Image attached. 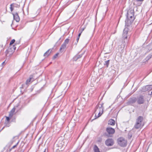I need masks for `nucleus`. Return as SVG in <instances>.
Wrapping results in <instances>:
<instances>
[{
	"label": "nucleus",
	"instance_id": "f257e3e1",
	"mask_svg": "<svg viewBox=\"0 0 152 152\" xmlns=\"http://www.w3.org/2000/svg\"><path fill=\"white\" fill-rule=\"evenodd\" d=\"M127 20H126L125 26H129L135 19L134 16V11L133 10H128L127 14Z\"/></svg>",
	"mask_w": 152,
	"mask_h": 152
},
{
	"label": "nucleus",
	"instance_id": "f03ea898",
	"mask_svg": "<svg viewBox=\"0 0 152 152\" xmlns=\"http://www.w3.org/2000/svg\"><path fill=\"white\" fill-rule=\"evenodd\" d=\"M66 140L58 139L56 142L55 145L56 150L62 151L66 145Z\"/></svg>",
	"mask_w": 152,
	"mask_h": 152
},
{
	"label": "nucleus",
	"instance_id": "7ed1b4c3",
	"mask_svg": "<svg viewBox=\"0 0 152 152\" xmlns=\"http://www.w3.org/2000/svg\"><path fill=\"white\" fill-rule=\"evenodd\" d=\"M144 125L143 117L139 116L136 119L134 127L135 129H139L142 128Z\"/></svg>",
	"mask_w": 152,
	"mask_h": 152
},
{
	"label": "nucleus",
	"instance_id": "20e7f679",
	"mask_svg": "<svg viewBox=\"0 0 152 152\" xmlns=\"http://www.w3.org/2000/svg\"><path fill=\"white\" fill-rule=\"evenodd\" d=\"M101 106H99L97 107L95 110V112H98V115L97 116L96 114L95 115V118L94 119H96L100 116L103 113V107L102 104H100Z\"/></svg>",
	"mask_w": 152,
	"mask_h": 152
},
{
	"label": "nucleus",
	"instance_id": "39448f33",
	"mask_svg": "<svg viewBox=\"0 0 152 152\" xmlns=\"http://www.w3.org/2000/svg\"><path fill=\"white\" fill-rule=\"evenodd\" d=\"M118 144L121 147H125L127 145V140L123 137H120L118 139Z\"/></svg>",
	"mask_w": 152,
	"mask_h": 152
},
{
	"label": "nucleus",
	"instance_id": "423d86ee",
	"mask_svg": "<svg viewBox=\"0 0 152 152\" xmlns=\"http://www.w3.org/2000/svg\"><path fill=\"white\" fill-rule=\"evenodd\" d=\"M145 102V99L143 95H140L137 97V102L139 104H143Z\"/></svg>",
	"mask_w": 152,
	"mask_h": 152
},
{
	"label": "nucleus",
	"instance_id": "0eeeda50",
	"mask_svg": "<svg viewBox=\"0 0 152 152\" xmlns=\"http://www.w3.org/2000/svg\"><path fill=\"white\" fill-rule=\"evenodd\" d=\"M69 41V39H66L63 43L61 45L60 49V51L61 52H63L66 48V45L68 44Z\"/></svg>",
	"mask_w": 152,
	"mask_h": 152
},
{
	"label": "nucleus",
	"instance_id": "6e6552de",
	"mask_svg": "<svg viewBox=\"0 0 152 152\" xmlns=\"http://www.w3.org/2000/svg\"><path fill=\"white\" fill-rule=\"evenodd\" d=\"M106 145L108 146H111L114 144V141L112 139H109L106 140L105 142Z\"/></svg>",
	"mask_w": 152,
	"mask_h": 152
},
{
	"label": "nucleus",
	"instance_id": "1a4fd4ad",
	"mask_svg": "<svg viewBox=\"0 0 152 152\" xmlns=\"http://www.w3.org/2000/svg\"><path fill=\"white\" fill-rule=\"evenodd\" d=\"M128 28L127 27H125L123 31V38H127V34H128Z\"/></svg>",
	"mask_w": 152,
	"mask_h": 152
},
{
	"label": "nucleus",
	"instance_id": "9d476101",
	"mask_svg": "<svg viewBox=\"0 0 152 152\" xmlns=\"http://www.w3.org/2000/svg\"><path fill=\"white\" fill-rule=\"evenodd\" d=\"M106 131L109 134H113L115 132L114 129L111 127L107 128L106 129Z\"/></svg>",
	"mask_w": 152,
	"mask_h": 152
},
{
	"label": "nucleus",
	"instance_id": "9b49d317",
	"mask_svg": "<svg viewBox=\"0 0 152 152\" xmlns=\"http://www.w3.org/2000/svg\"><path fill=\"white\" fill-rule=\"evenodd\" d=\"M151 89H152V85L147 86L143 87L142 91L145 92L149 90H151Z\"/></svg>",
	"mask_w": 152,
	"mask_h": 152
},
{
	"label": "nucleus",
	"instance_id": "f8f14e48",
	"mask_svg": "<svg viewBox=\"0 0 152 152\" xmlns=\"http://www.w3.org/2000/svg\"><path fill=\"white\" fill-rule=\"evenodd\" d=\"M12 14L13 16L14 19L17 22H18L20 20V18L18 13L16 12L15 13H12Z\"/></svg>",
	"mask_w": 152,
	"mask_h": 152
},
{
	"label": "nucleus",
	"instance_id": "ddd939ff",
	"mask_svg": "<svg viewBox=\"0 0 152 152\" xmlns=\"http://www.w3.org/2000/svg\"><path fill=\"white\" fill-rule=\"evenodd\" d=\"M14 52L13 51V50H11L9 48H8L5 52L6 55L7 56H8V55H9V56H11V55H12Z\"/></svg>",
	"mask_w": 152,
	"mask_h": 152
},
{
	"label": "nucleus",
	"instance_id": "4468645a",
	"mask_svg": "<svg viewBox=\"0 0 152 152\" xmlns=\"http://www.w3.org/2000/svg\"><path fill=\"white\" fill-rule=\"evenodd\" d=\"M18 106L14 107L11 110L9 113V117L10 118L12 117V116L14 114V112L15 111V110L16 107H17Z\"/></svg>",
	"mask_w": 152,
	"mask_h": 152
},
{
	"label": "nucleus",
	"instance_id": "2eb2a0df",
	"mask_svg": "<svg viewBox=\"0 0 152 152\" xmlns=\"http://www.w3.org/2000/svg\"><path fill=\"white\" fill-rule=\"evenodd\" d=\"M53 48L52 49H50L48 50L44 54V56L46 57H48L51 53L52 51Z\"/></svg>",
	"mask_w": 152,
	"mask_h": 152
},
{
	"label": "nucleus",
	"instance_id": "dca6fc26",
	"mask_svg": "<svg viewBox=\"0 0 152 152\" xmlns=\"http://www.w3.org/2000/svg\"><path fill=\"white\" fill-rule=\"evenodd\" d=\"M33 75H31L30 76L29 79L27 80L26 82V84H29V82L31 81L32 82L34 80V79L33 78Z\"/></svg>",
	"mask_w": 152,
	"mask_h": 152
},
{
	"label": "nucleus",
	"instance_id": "f3484780",
	"mask_svg": "<svg viewBox=\"0 0 152 152\" xmlns=\"http://www.w3.org/2000/svg\"><path fill=\"white\" fill-rule=\"evenodd\" d=\"M82 54L77 55H76L73 58V59L75 61H76L78 59L81 57Z\"/></svg>",
	"mask_w": 152,
	"mask_h": 152
},
{
	"label": "nucleus",
	"instance_id": "a211bd4d",
	"mask_svg": "<svg viewBox=\"0 0 152 152\" xmlns=\"http://www.w3.org/2000/svg\"><path fill=\"white\" fill-rule=\"evenodd\" d=\"M115 121L113 119H111L108 121V124L111 125H114L115 124Z\"/></svg>",
	"mask_w": 152,
	"mask_h": 152
},
{
	"label": "nucleus",
	"instance_id": "6ab92c4d",
	"mask_svg": "<svg viewBox=\"0 0 152 152\" xmlns=\"http://www.w3.org/2000/svg\"><path fill=\"white\" fill-rule=\"evenodd\" d=\"M8 48H9L11 50H13L14 52L16 49V47L15 45H10Z\"/></svg>",
	"mask_w": 152,
	"mask_h": 152
},
{
	"label": "nucleus",
	"instance_id": "aec40b11",
	"mask_svg": "<svg viewBox=\"0 0 152 152\" xmlns=\"http://www.w3.org/2000/svg\"><path fill=\"white\" fill-rule=\"evenodd\" d=\"M10 6H13V7H17L19 8L20 7V5H18L16 4L13 3L11 4L10 5Z\"/></svg>",
	"mask_w": 152,
	"mask_h": 152
},
{
	"label": "nucleus",
	"instance_id": "412c9836",
	"mask_svg": "<svg viewBox=\"0 0 152 152\" xmlns=\"http://www.w3.org/2000/svg\"><path fill=\"white\" fill-rule=\"evenodd\" d=\"M6 120H7V123H8V124H7L6 125V126H7V127H9V126H10V124L9 123V121L10 120V118L9 117H6Z\"/></svg>",
	"mask_w": 152,
	"mask_h": 152
},
{
	"label": "nucleus",
	"instance_id": "4be33fe9",
	"mask_svg": "<svg viewBox=\"0 0 152 152\" xmlns=\"http://www.w3.org/2000/svg\"><path fill=\"white\" fill-rule=\"evenodd\" d=\"M110 60H108L107 61H104V64L107 67H108L109 64Z\"/></svg>",
	"mask_w": 152,
	"mask_h": 152
},
{
	"label": "nucleus",
	"instance_id": "5701e85b",
	"mask_svg": "<svg viewBox=\"0 0 152 152\" xmlns=\"http://www.w3.org/2000/svg\"><path fill=\"white\" fill-rule=\"evenodd\" d=\"M94 149L95 152H100L98 148L96 145L94 146Z\"/></svg>",
	"mask_w": 152,
	"mask_h": 152
},
{
	"label": "nucleus",
	"instance_id": "b1692460",
	"mask_svg": "<svg viewBox=\"0 0 152 152\" xmlns=\"http://www.w3.org/2000/svg\"><path fill=\"white\" fill-rule=\"evenodd\" d=\"M152 57V54H149L146 58V60H149Z\"/></svg>",
	"mask_w": 152,
	"mask_h": 152
},
{
	"label": "nucleus",
	"instance_id": "393cba45",
	"mask_svg": "<svg viewBox=\"0 0 152 152\" xmlns=\"http://www.w3.org/2000/svg\"><path fill=\"white\" fill-rule=\"evenodd\" d=\"M136 101L137 102V99L135 98L132 99L130 100V102L132 103H135Z\"/></svg>",
	"mask_w": 152,
	"mask_h": 152
},
{
	"label": "nucleus",
	"instance_id": "a878e982",
	"mask_svg": "<svg viewBox=\"0 0 152 152\" xmlns=\"http://www.w3.org/2000/svg\"><path fill=\"white\" fill-rule=\"evenodd\" d=\"M85 28V27L83 28H81L80 29L79 31L81 33H82V32L84 30Z\"/></svg>",
	"mask_w": 152,
	"mask_h": 152
},
{
	"label": "nucleus",
	"instance_id": "bb28decb",
	"mask_svg": "<svg viewBox=\"0 0 152 152\" xmlns=\"http://www.w3.org/2000/svg\"><path fill=\"white\" fill-rule=\"evenodd\" d=\"M15 41V40L14 39H12L11 41L10 42V45H12L14 43Z\"/></svg>",
	"mask_w": 152,
	"mask_h": 152
},
{
	"label": "nucleus",
	"instance_id": "cd10ccee",
	"mask_svg": "<svg viewBox=\"0 0 152 152\" xmlns=\"http://www.w3.org/2000/svg\"><path fill=\"white\" fill-rule=\"evenodd\" d=\"M59 53H56L53 57V59H55L58 56V55Z\"/></svg>",
	"mask_w": 152,
	"mask_h": 152
},
{
	"label": "nucleus",
	"instance_id": "c85d7f7f",
	"mask_svg": "<svg viewBox=\"0 0 152 152\" xmlns=\"http://www.w3.org/2000/svg\"><path fill=\"white\" fill-rule=\"evenodd\" d=\"M13 6H10V10L11 11V12H12L13 10Z\"/></svg>",
	"mask_w": 152,
	"mask_h": 152
},
{
	"label": "nucleus",
	"instance_id": "c756f323",
	"mask_svg": "<svg viewBox=\"0 0 152 152\" xmlns=\"http://www.w3.org/2000/svg\"><path fill=\"white\" fill-rule=\"evenodd\" d=\"M79 38L80 37H77V39H76V41H77V42L76 43H75V44L76 45L77 44V42H78V40H79Z\"/></svg>",
	"mask_w": 152,
	"mask_h": 152
},
{
	"label": "nucleus",
	"instance_id": "7c9ffc66",
	"mask_svg": "<svg viewBox=\"0 0 152 152\" xmlns=\"http://www.w3.org/2000/svg\"><path fill=\"white\" fill-rule=\"evenodd\" d=\"M18 144V143H17V144H16V145H14V146H13L12 148L11 149H14V148H15V147H16V146H17V145Z\"/></svg>",
	"mask_w": 152,
	"mask_h": 152
},
{
	"label": "nucleus",
	"instance_id": "2f4dec72",
	"mask_svg": "<svg viewBox=\"0 0 152 152\" xmlns=\"http://www.w3.org/2000/svg\"><path fill=\"white\" fill-rule=\"evenodd\" d=\"M80 33H79L78 35V37H80V35H81V34L82 33H81L80 32H79Z\"/></svg>",
	"mask_w": 152,
	"mask_h": 152
},
{
	"label": "nucleus",
	"instance_id": "473e14b6",
	"mask_svg": "<svg viewBox=\"0 0 152 152\" xmlns=\"http://www.w3.org/2000/svg\"><path fill=\"white\" fill-rule=\"evenodd\" d=\"M137 1H142L144 0H136Z\"/></svg>",
	"mask_w": 152,
	"mask_h": 152
},
{
	"label": "nucleus",
	"instance_id": "72a5a7b5",
	"mask_svg": "<svg viewBox=\"0 0 152 152\" xmlns=\"http://www.w3.org/2000/svg\"><path fill=\"white\" fill-rule=\"evenodd\" d=\"M150 94V95H152V91L151 92V94Z\"/></svg>",
	"mask_w": 152,
	"mask_h": 152
},
{
	"label": "nucleus",
	"instance_id": "f704fd0d",
	"mask_svg": "<svg viewBox=\"0 0 152 152\" xmlns=\"http://www.w3.org/2000/svg\"><path fill=\"white\" fill-rule=\"evenodd\" d=\"M4 62H5V61L3 62L2 63V64H4Z\"/></svg>",
	"mask_w": 152,
	"mask_h": 152
},
{
	"label": "nucleus",
	"instance_id": "c9c22d12",
	"mask_svg": "<svg viewBox=\"0 0 152 152\" xmlns=\"http://www.w3.org/2000/svg\"><path fill=\"white\" fill-rule=\"evenodd\" d=\"M46 149H45V150L43 152H45V151H46Z\"/></svg>",
	"mask_w": 152,
	"mask_h": 152
},
{
	"label": "nucleus",
	"instance_id": "e433bc0d",
	"mask_svg": "<svg viewBox=\"0 0 152 152\" xmlns=\"http://www.w3.org/2000/svg\"><path fill=\"white\" fill-rule=\"evenodd\" d=\"M1 46L2 47H3V45H1Z\"/></svg>",
	"mask_w": 152,
	"mask_h": 152
}]
</instances>
